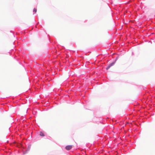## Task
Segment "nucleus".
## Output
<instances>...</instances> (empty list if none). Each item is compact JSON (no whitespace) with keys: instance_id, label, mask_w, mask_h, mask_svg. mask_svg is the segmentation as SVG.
I'll use <instances>...</instances> for the list:
<instances>
[{"instance_id":"f257e3e1","label":"nucleus","mask_w":155,"mask_h":155,"mask_svg":"<svg viewBox=\"0 0 155 155\" xmlns=\"http://www.w3.org/2000/svg\"><path fill=\"white\" fill-rule=\"evenodd\" d=\"M114 63H115L114 62H113L110 63V64H109L108 65V66L107 67V68H106V69H108L110 67H111L112 66H113L114 64Z\"/></svg>"},{"instance_id":"f03ea898","label":"nucleus","mask_w":155,"mask_h":155,"mask_svg":"<svg viewBox=\"0 0 155 155\" xmlns=\"http://www.w3.org/2000/svg\"><path fill=\"white\" fill-rule=\"evenodd\" d=\"M72 148V145H68L66 146L65 148L67 150H70Z\"/></svg>"},{"instance_id":"7ed1b4c3","label":"nucleus","mask_w":155,"mask_h":155,"mask_svg":"<svg viewBox=\"0 0 155 155\" xmlns=\"http://www.w3.org/2000/svg\"><path fill=\"white\" fill-rule=\"evenodd\" d=\"M39 134L42 137H44L45 136L44 133L42 132H40Z\"/></svg>"},{"instance_id":"20e7f679","label":"nucleus","mask_w":155,"mask_h":155,"mask_svg":"<svg viewBox=\"0 0 155 155\" xmlns=\"http://www.w3.org/2000/svg\"><path fill=\"white\" fill-rule=\"evenodd\" d=\"M33 12H34L35 13L37 12V9L35 8H34Z\"/></svg>"}]
</instances>
